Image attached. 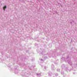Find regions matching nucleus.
Instances as JSON below:
<instances>
[{"label": "nucleus", "instance_id": "12", "mask_svg": "<svg viewBox=\"0 0 77 77\" xmlns=\"http://www.w3.org/2000/svg\"><path fill=\"white\" fill-rule=\"evenodd\" d=\"M44 53V52H42V53H40V54H43V53Z\"/></svg>", "mask_w": 77, "mask_h": 77}, {"label": "nucleus", "instance_id": "8", "mask_svg": "<svg viewBox=\"0 0 77 77\" xmlns=\"http://www.w3.org/2000/svg\"><path fill=\"white\" fill-rule=\"evenodd\" d=\"M61 74H64V72H61Z\"/></svg>", "mask_w": 77, "mask_h": 77}, {"label": "nucleus", "instance_id": "15", "mask_svg": "<svg viewBox=\"0 0 77 77\" xmlns=\"http://www.w3.org/2000/svg\"><path fill=\"white\" fill-rule=\"evenodd\" d=\"M70 23H71V24H72V22H70Z\"/></svg>", "mask_w": 77, "mask_h": 77}, {"label": "nucleus", "instance_id": "6", "mask_svg": "<svg viewBox=\"0 0 77 77\" xmlns=\"http://www.w3.org/2000/svg\"><path fill=\"white\" fill-rule=\"evenodd\" d=\"M7 7L6 6H5V7H3V9L4 10V11H5V9H6Z\"/></svg>", "mask_w": 77, "mask_h": 77}, {"label": "nucleus", "instance_id": "14", "mask_svg": "<svg viewBox=\"0 0 77 77\" xmlns=\"http://www.w3.org/2000/svg\"><path fill=\"white\" fill-rule=\"evenodd\" d=\"M46 58H47V57H46V58L45 57L44 59H46Z\"/></svg>", "mask_w": 77, "mask_h": 77}, {"label": "nucleus", "instance_id": "17", "mask_svg": "<svg viewBox=\"0 0 77 77\" xmlns=\"http://www.w3.org/2000/svg\"><path fill=\"white\" fill-rule=\"evenodd\" d=\"M49 57H50L49 56Z\"/></svg>", "mask_w": 77, "mask_h": 77}, {"label": "nucleus", "instance_id": "16", "mask_svg": "<svg viewBox=\"0 0 77 77\" xmlns=\"http://www.w3.org/2000/svg\"><path fill=\"white\" fill-rule=\"evenodd\" d=\"M56 14H57V11H56Z\"/></svg>", "mask_w": 77, "mask_h": 77}, {"label": "nucleus", "instance_id": "3", "mask_svg": "<svg viewBox=\"0 0 77 77\" xmlns=\"http://www.w3.org/2000/svg\"><path fill=\"white\" fill-rule=\"evenodd\" d=\"M51 68L52 70H55V68H54V65H52L51 66Z\"/></svg>", "mask_w": 77, "mask_h": 77}, {"label": "nucleus", "instance_id": "9", "mask_svg": "<svg viewBox=\"0 0 77 77\" xmlns=\"http://www.w3.org/2000/svg\"><path fill=\"white\" fill-rule=\"evenodd\" d=\"M44 69H47V67L45 66L44 67Z\"/></svg>", "mask_w": 77, "mask_h": 77}, {"label": "nucleus", "instance_id": "18", "mask_svg": "<svg viewBox=\"0 0 77 77\" xmlns=\"http://www.w3.org/2000/svg\"><path fill=\"white\" fill-rule=\"evenodd\" d=\"M71 41H72V39H71Z\"/></svg>", "mask_w": 77, "mask_h": 77}, {"label": "nucleus", "instance_id": "2", "mask_svg": "<svg viewBox=\"0 0 77 77\" xmlns=\"http://www.w3.org/2000/svg\"><path fill=\"white\" fill-rule=\"evenodd\" d=\"M36 75L37 76V77H40L41 76V73L38 72L37 73H36Z\"/></svg>", "mask_w": 77, "mask_h": 77}, {"label": "nucleus", "instance_id": "7", "mask_svg": "<svg viewBox=\"0 0 77 77\" xmlns=\"http://www.w3.org/2000/svg\"><path fill=\"white\" fill-rule=\"evenodd\" d=\"M57 71H58V72H60V69H57Z\"/></svg>", "mask_w": 77, "mask_h": 77}, {"label": "nucleus", "instance_id": "11", "mask_svg": "<svg viewBox=\"0 0 77 77\" xmlns=\"http://www.w3.org/2000/svg\"><path fill=\"white\" fill-rule=\"evenodd\" d=\"M61 67H65V66H64V64H63L62 66Z\"/></svg>", "mask_w": 77, "mask_h": 77}, {"label": "nucleus", "instance_id": "13", "mask_svg": "<svg viewBox=\"0 0 77 77\" xmlns=\"http://www.w3.org/2000/svg\"><path fill=\"white\" fill-rule=\"evenodd\" d=\"M41 61H42V60H43V61H44V60H43L41 59Z\"/></svg>", "mask_w": 77, "mask_h": 77}, {"label": "nucleus", "instance_id": "10", "mask_svg": "<svg viewBox=\"0 0 77 77\" xmlns=\"http://www.w3.org/2000/svg\"><path fill=\"white\" fill-rule=\"evenodd\" d=\"M55 76H57L58 75V74L57 73H56V74H55Z\"/></svg>", "mask_w": 77, "mask_h": 77}, {"label": "nucleus", "instance_id": "4", "mask_svg": "<svg viewBox=\"0 0 77 77\" xmlns=\"http://www.w3.org/2000/svg\"><path fill=\"white\" fill-rule=\"evenodd\" d=\"M52 75H53V74H52V73H51V72H49L48 73L49 76H52Z\"/></svg>", "mask_w": 77, "mask_h": 77}, {"label": "nucleus", "instance_id": "5", "mask_svg": "<svg viewBox=\"0 0 77 77\" xmlns=\"http://www.w3.org/2000/svg\"><path fill=\"white\" fill-rule=\"evenodd\" d=\"M15 74H17V73H18V70L17 69H16L15 71Z\"/></svg>", "mask_w": 77, "mask_h": 77}, {"label": "nucleus", "instance_id": "1", "mask_svg": "<svg viewBox=\"0 0 77 77\" xmlns=\"http://www.w3.org/2000/svg\"><path fill=\"white\" fill-rule=\"evenodd\" d=\"M61 59H62L63 60H65L66 62H68L70 65H72V63L70 61V60H69V57H67L66 59L63 57L62 58H61Z\"/></svg>", "mask_w": 77, "mask_h": 77}]
</instances>
